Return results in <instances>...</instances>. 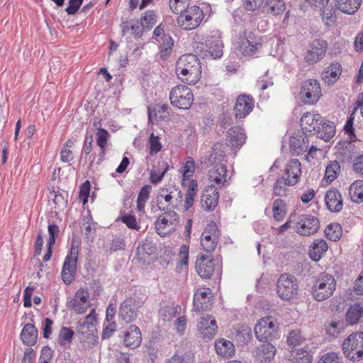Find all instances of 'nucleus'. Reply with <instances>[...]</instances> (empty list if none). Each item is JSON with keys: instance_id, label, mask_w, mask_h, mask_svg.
I'll use <instances>...</instances> for the list:
<instances>
[{"instance_id": "1", "label": "nucleus", "mask_w": 363, "mask_h": 363, "mask_svg": "<svg viewBox=\"0 0 363 363\" xmlns=\"http://www.w3.org/2000/svg\"><path fill=\"white\" fill-rule=\"evenodd\" d=\"M176 73L179 79L189 84H196L201 78V67L194 55H184L177 62Z\"/></svg>"}, {"instance_id": "20", "label": "nucleus", "mask_w": 363, "mask_h": 363, "mask_svg": "<svg viewBox=\"0 0 363 363\" xmlns=\"http://www.w3.org/2000/svg\"><path fill=\"white\" fill-rule=\"evenodd\" d=\"M254 107L253 99L248 95H240L236 101L234 112L237 119L245 118Z\"/></svg>"}, {"instance_id": "17", "label": "nucleus", "mask_w": 363, "mask_h": 363, "mask_svg": "<svg viewBox=\"0 0 363 363\" xmlns=\"http://www.w3.org/2000/svg\"><path fill=\"white\" fill-rule=\"evenodd\" d=\"M68 308L77 313L82 314L90 306L89 293L86 289H79L74 296L67 302Z\"/></svg>"}, {"instance_id": "43", "label": "nucleus", "mask_w": 363, "mask_h": 363, "mask_svg": "<svg viewBox=\"0 0 363 363\" xmlns=\"http://www.w3.org/2000/svg\"><path fill=\"white\" fill-rule=\"evenodd\" d=\"M152 190L150 185H145L142 187L137 199V208L140 212L145 211V203L150 197Z\"/></svg>"}, {"instance_id": "14", "label": "nucleus", "mask_w": 363, "mask_h": 363, "mask_svg": "<svg viewBox=\"0 0 363 363\" xmlns=\"http://www.w3.org/2000/svg\"><path fill=\"white\" fill-rule=\"evenodd\" d=\"M321 95L320 86L318 80L309 79L303 82L300 97L304 104H314Z\"/></svg>"}, {"instance_id": "44", "label": "nucleus", "mask_w": 363, "mask_h": 363, "mask_svg": "<svg viewBox=\"0 0 363 363\" xmlns=\"http://www.w3.org/2000/svg\"><path fill=\"white\" fill-rule=\"evenodd\" d=\"M274 218L276 220L280 221L283 220L286 213V203L280 199L274 200L272 206Z\"/></svg>"}, {"instance_id": "22", "label": "nucleus", "mask_w": 363, "mask_h": 363, "mask_svg": "<svg viewBox=\"0 0 363 363\" xmlns=\"http://www.w3.org/2000/svg\"><path fill=\"white\" fill-rule=\"evenodd\" d=\"M216 264L215 260L209 259L208 256L201 255L196 261L195 267L201 277L210 278L213 274Z\"/></svg>"}, {"instance_id": "28", "label": "nucleus", "mask_w": 363, "mask_h": 363, "mask_svg": "<svg viewBox=\"0 0 363 363\" xmlns=\"http://www.w3.org/2000/svg\"><path fill=\"white\" fill-rule=\"evenodd\" d=\"M255 357L260 362H267L274 359L276 354L275 347L270 342H265L257 347L255 351Z\"/></svg>"}, {"instance_id": "24", "label": "nucleus", "mask_w": 363, "mask_h": 363, "mask_svg": "<svg viewBox=\"0 0 363 363\" xmlns=\"http://www.w3.org/2000/svg\"><path fill=\"white\" fill-rule=\"evenodd\" d=\"M325 201L328 209L331 212L337 213L342 209L343 201L342 195L336 189H330L327 191L325 196Z\"/></svg>"}, {"instance_id": "25", "label": "nucleus", "mask_w": 363, "mask_h": 363, "mask_svg": "<svg viewBox=\"0 0 363 363\" xmlns=\"http://www.w3.org/2000/svg\"><path fill=\"white\" fill-rule=\"evenodd\" d=\"M123 339L125 346L131 349L139 347L142 341V335L139 328L135 325H130L123 332Z\"/></svg>"}, {"instance_id": "60", "label": "nucleus", "mask_w": 363, "mask_h": 363, "mask_svg": "<svg viewBox=\"0 0 363 363\" xmlns=\"http://www.w3.org/2000/svg\"><path fill=\"white\" fill-rule=\"evenodd\" d=\"M121 220L130 229H139L136 218L133 215H124L121 217Z\"/></svg>"}, {"instance_id": "32", "label": "nucleus", "mask_w": 363, "mask_h": 363, "mask_svg": "<svg viewBox=\"0 0 363 363\" xmlns=\"http://www.w3.org/2000/svg\"><path fill=\"white\" fill-rule=\"evenodd\" d=\"M317 136L325 141H329L335 133V126L334 123L323 118L321 124L318 127Z\"/></svg>"}, {"instance_id": "47", "label": "nucleus", "mask_w": 363, "mask_h": 363, "mask_svg": "<svg viewBox=\"0 0 363 363\" xmlns=\"http://www.w3.org/2000/svg\"><path fill=\"white\" fill-rule=\"evenodd\" d=\"M141 25L143 28L150 29L157 23V16L154 11H146L141 16Z\"/></svg>"}, {"instance_id": "38", "label": "nucleus", "mask_w": 363, "mask_h": 363, "mask_svg": "<svg viewBox=\"0 0 363 363\" xmlns=\"http://www.w3.org/2000/svg\"><path fill=\"white\" fill-rule=\"evenodd\" d=\"M327 242L324 240H317L309 250V255L313 261H319L328 250Z\"/></svg>"}, {"instance_id": "16", "label": "nucleus", "mask_w": 363, "mask_h": 363, "mask_svg": "<svg viewBox=\"0 0 363 363\" xmlns=\"http://www.w3.org/2000/svg\"><path fill=\"white\" fill-rule=\"evenodd\" d=\"M219 237V231L217 225L214 222L210 223L203 230L201 244L203 250L207 252L215 250Z\"/></svg>"}, {"instance_id": "10", "label": "nucleus", "mask_w": 363, "mask_h": 363, "mask_svg": "<svg viewBox=\"0 0 363 363\" xmlns=\"http://www.w3.org/2000/svg\"><path fill=\"white\" fill-rule=\"evenodd\" d=\"M177 18V23L185 30L198 27L203 19V11L197 6L187 7Z\"/></svg>"}, {"instance_id": "63", "label": "nucleus", "mask_w": 363, "mask_h": 363, "mask_svg": "<svg viewBox=\"0 0 363 363\" xmlns=\"http://www.w3.org/2000/svg\"><path fill=\"white\" fill-rule=\"evenodd\" d=\"M322 20L325 22L327 26H329V23H333L336 20V16L334 14L333 9H323Z\"/></svg>"}, {"instance_id": "58", "label": "nucleus", "mask_w": 363, "mask_h": 363, "mask_svg": "<svg viewBox=\"0 0 363 363\" xmlns=\"http://www.w3.org/2000/svg\"><path fill=\"white\" fill-rule=\"evenodd\" d=\"M353 171L359 176H363V154L354 157L352 162Z\"/></svg>"}, {"instance_id": "50", "label": "nucleus", "mask_w": 363, "mask_h": 363, "mask_svg": "<svg viewBox=\"0 0 363 363\" xmlns=\"http://www.w3.org/2000/svg\"><path fill=\"white\" fill-rule=\"evenodd\" d=\"M96 136V143L100 147L101 150V153L104 154L105 149L107 146V143L110 135L106 130L101 128H97Z\"/></svg>"}, {"instance_id": "54", "label": "nucleus", "mask_w": 363, "mask_h": 363, "mask_svg": "<svg viewBox=\"0 0 363 363\" xmlns=\"http://www.w3.org/2000/svg\"><path fill=\"white\" fill-rule=\"evenodd\" d=\"M344 328V323L340 321L333 320L330 323L327 328L328 335L336 337Z\"/></svg>"}, {"instance_id": "15", "label": "nucleus", "mask_w": 363, "mask_h": 363, "mask_svg": "<svg viewBox=\"0 0 363 363\" xmlns=\"http://www.w3.org/2000/svg\"><path fill=\"white\" fill-rule=\"evenodd\" d=\"M328 43L324 40L315 39L308 45L305 60L308 65H314L320 61L325 55Z\"/></svg>"}, {"instance_id": "13", "label": "nucleus", "mask_w": 363, "mask_h": 363, "mask_svg": "<svg viewBox=\"0 0 363 363\" xmlns=\"http://www.w3.org/2000/svg\"><path fill=\"white\" fill-rule=\"evenodd\" d=\"M239 50L244 55H252L261 47L260 40L250 30H244L238 38Z\"/></svg>"}, {"instance_id": "12", "label": "nucleus", "mask_w": 363, "mask_h": 363, "mask_svg": "<svg viewBox=\"0 0 363 363\" xmlns=\"http://www.w3.org/2000/svg\"><path fill=\"white\" fill-rule=\"evenodd\" d=\"M296 233L300 235L310 236L320 228L319 220L311 214H301L294 219Z\"/></svg>"}, {"instance_id": "19", "label": "nucleus", "mask_w": 363, "mask_h": 363, "mask_svg": "<svg viewBox=\"0 0 363 363\" xmlns=\"http://www.w3.org/2000/svg\"><path fill=\"white\" fill-rule=\"evenodd\" d=\"M197 328L200 337L206 340L213 338L218 330L216 320L210 315H203L201 318Z\"/></svg>"}, {"instance_id": "39", "label": "nucleus", "mask_w": 363, "mask_h": 363, "mask_svg": "<svg viewBox=\"0 0 363 363\" xmlns=\"http://www.w3.org/2000/svg\"><path fill=\"white\" fill-rule=\"evenodd\" d=\"M294 186V184H290L288 183L284 177L278 178L274 184L273 194L275 196H286L289 194L290 189L289 186Z\"/></svg>"}, {"instance_id": "26", "label": "nucleus", "mask_w": 363, "mask_h": 363, "mask_svg": "<svg viewBox=\"0 0 363 363\" xmlns=\"http://www.w3.org/2000/svg\"><path fill=\"white\" fill-rule=\"evenodd\" d=\"M323 117L318 113H306L301 118V125L308 132L317 131L318 127L321 124Z\"/></svg>"}, {"instance_id": "23", "label": "nucleus", "mask_w": 363, "mask_h": 363, "mask_svg": "<svg viewBox=\"0 0 363 363\" xmlns=\"http://www.w3.org/2000/svg\"><path fill=\"white\" fill-rule=\"evenodd\" d=\"M301 174V162L298 160L294 159L289 160L286 164L282 177L288 180L289 184L296 185L299 181Z\"/></svg>"}, {"instance_id": "9", "label": "nucleus", "mask_w": 363, "mask_h": 363, "mask_svg": "<svg viewBox=\"0 0 363 363\" xmlns=\"http://www.w3.org/2000/svg\"><path fill=\"white\" fill-rule=\"evenodd\" d=\"M278 328L277 320L274 318L266 316L257 322L255 326L254 331L257 340L267 342L274 337Z\"/></svg>"}, {"instance_id": "27", "label": "nucleus", "mask_w": 363, "mask_h": 363, "mask_svg": "<svg viewBox=\"0 0 363 363\" xmlns=\"http://www.w3.org/2000/svg\"><path fill=\"white\" fill-rule=\"evenodd\" d=\"M211 297L209 289L198 290L194 296V310L196 311L206 310L211 304Z\"/></svg>"}, {"instance_id": "6", "label": "nucleus", "mask_w": 363, "mask_h": 363, "mask_svg": "<svg viewBox=\"0 0 363 363\" xmlns=\"http://www.w3.org/2000/svg\"><path fill=\"white\" fill-rule=\"evenodd\" d=\"M342 350L347 358L360 360L363 357V332L350 334L343 342Z\"/></svg>"}, {"instance_id": "33", "label": "nucleus", "mask_w": 363, "mask_h": 363, "mask_svg": "<svg viewBox=\"0 0 363 363\" xmlns=\"http://www.w3.org/2000/svg\"><path fill=\"white\" fill-rule=\"evenodd\" d=\"M23 342L29 346L34 345L38 340V330L33 324H26L21 333Z\"/></svg>"}, {"instance_id": "41", "label": "nucleus", "mask_w": 363, "mask_h": 363, "mask_svg": "<svg viewBox=\"0 0 363 363\" xmlns=\"http://www.w3.org/2000/svg\"><path fill=\"white\" fill-rule=\"evenodd\" d=\"M349 194L353 202L362 203L363 201V180L354 182L349 188Z\"/></svg>"}, {"instance_id": "18", "label": "nucleus", "mask_w": 363, "mask_h": 363, "mask_svg": "<svg viewBox=\"0 0 363 363\" xmlns=\"http://www.w3.org/2000/svg\"><path fill=\"white\" fill-rule=\"evenodd\" d=\"M246 138L244 129L239 126L232 127L228 130L225 145L232 150L236 151L244 145Z\"/></svg>"}, {"instance_id": "52", "label": "nucleus", "mask_w": 363, "mask_h": 363, "mask_svg": "<svg viewBox=\"0 0 363 363\" xmlns=\"http://www.w3.org/2000/svg\"><path fill=\"white\" fill-rule=\"evenodd\" d=\"M312 356L306 350L297 352L293 359H289L286 363H311Z\"/></svg>"}, {"instance_id": "48", "label": "nucleus", "mask_w": 363, "mask_h": 363, "mask_svg": "<svg viewBox=\"0 0 363 363\" xmlns=\"http://www.w3.org/2000/svg\"><path fill=\"white\" fill-rule=\"evenodd\" d=\"M325 233L328 239L336 241L342 235V227L338 223H331L326 227Z\"/></svg>"}, {"instance_id": "8", "label": "nucleus", "mask_w": 363, "mask_h": 363, "mask_svg": "<svg viewBox=\"0 0 363 363\" xmlns=\"http://www.w3.org/2000/svg\"><path fill=\"white\" fill-rule=\"evenodd\" d=\"M179 222V215L174 211L169 210L157 218L155 225L157 233L161 236H165L176 230Z\"/></svg>"}, {"instance_id": "62", "label": "nucleus", "mask_w": 363, "mask_h": 363, "mask_svg": "<svg viewBox=\"0 0 363 363\" xmlns=\"http://www.w3.org/2000/svg\"><path fill=\"white\" fill-rule=\"evenodd\" d=\"M236 337L240 342L243 343L247 342L252 337L250 328L248 327L242 328V330L238 331Z\"/></svg>"}, {"instance_id": "4", "label": "nucleus", "mask_w": 363, "mask_h": 363, "mask_svg": "<svg viewBox=\"0 0 363 363\" xmlns=\"http://www.w3.org/2000/svg\"><path fill=\"white\" fill-rule=\"evenodd\" d=\"M298 281L296 277L289 274H282L277 282V293L283 301H291L298 294Z\"/></svg>"}, {"instance_id": "40", "label": "nucleus", "mask_w": 363, "mask_h": 363, "mask_svg": "<svg viewBox=\"0 0 363 363\" xmlns=\"http://www.w3.org/2000/svg\"><path fill=\"white\" fill-rule=\"evenodd\" d=\"M157 169H152L150 172V180L152 184H158L162 181L169 166L166 162L161 160L157 162Z\"/></svg>"}, {"instance_id": "46", "label": "nucleus", "mask_w": 363, "mask_h": 363, "mask_svg": "<svg viewBox=\"0 0 363 363\" xmlns=\"http://www.w3.org/2000/svg\"><path fill=\"white\" fill-rule=\"evenodd\" d=\"M340 172V165L337 161L330 162L325 169V178L328 182H333Z\"/></svg>"}, {"instance_id": "30", "label": "nucleus", "mask_w": 363, "mask_h": 363, "mask_svg": "<svg viewBox=\"0 0 363 363\" xmlns=\"http://www.w3.org/2000/svg\"><path fill=\"white\" fill-rule=\"evenodd\" d=\"M226 172L225 166L218 162L208 172L209 180L218 185H223L226 182Z\"/></svg>"}, {"instance_id": "2", "label": "nucleus", "mask_w": 363, "mask_h": 363, "mask_svg": "<svg viewBox=\"0 0 363 363\" xmlns=\"http://www.w3.org/2000/svg\"><path fill=\"white\" fill-rule=\"evenodd\" d=\"M337 283L330 274L321 273L315 279L311 288V295L317 301L327 300L334 294Z\"/></svg>"}, {"instance_id": "3", "label": "nucleus", "mask_w": 363, "mask_h": 363, "mask_svg": "<svg viewBox=\"0 0 363 363\" xmlns=\"http://www.w3.org/2000/svg\"><path fill=\"white\" fill-rule=\"evenodd\" d=\"M95 309H91L84 322L78 326L79 339L84 350L91 349L97 343Z\"/></svg>"}, {"instance_id": "53", "label": "nucleus", "mask_w": 363, "mask_h": 363, "mask_svg": "<svg viewBox=\"0 0 363 363\" xmlns=\"http://www.w3.org/2000/svg\"><path fill=\"white\" fill-rule=\"evenodd\" d=\"M318 363H343V359L340 353L328 352L320 357Z\"/></svg>"}, {"instance_id": "5", "label": "nucleus", "mask_w": 363, "mask_h": 363, "mask_svg": "<svg viewBox=\"0 0 363 363\" xmlns=\"http://www.w3.org/2000/svg\"><path fill=\"white\" fill-rule=\"evenodd\" d=\"M146 301L145 296L135 295L125 298L121 304L119 318L126 323L134 321L138 315L139 309L144 305Z\"/></svg>"}, {"instance_id": "37", "label": "nucleus", "mask_w": 363, "mask_h": 363, "mask_svg": "<svg viewBox=\"0 0 363 363\" xmlns=\"http://www.w3.org/2000/svg\"><path fill=\"white\" fill-rule=\"evenodd\" d=\"M207 52L213 59L220 58L223 55V43L218 38L211 37L206 40Z\"/></svg>"}, {"instance_id": "55", "label": "nucleus", "mask_w": 363, "mask_h": 363, "mask_svg": "<svg viewBox=\"0 0 363 363\" xmlns=\"http://www.w3.org/2000/svg\"><path fill=\"white\" fill-rule=\"evenodd\" d=\"M353 123H354V116L353 113L350 114V116L347 119L345 126L344 130L345 133L349 135V140L350 142H354L357 140V137L354 133L353 128Z\"/></svg>"}, {"instance_id": "36", "label": "nucleus", "mask_w": 363, "mask_h": 363, "mask_svg": "<svg viewBox=\"0 0 363 363\" xmlns=\"http://www.w3.org/2000/svg\"><path fill=\"white\" fill-rule=\"evenodd\" d=\"M362 0H335V6L342 13L354 14L359 8Z\"/></svg>"}, {"instance_id": "51", "label": "nucleus", "mask_w": 363, "mask_h": 363, "mask_svg": "<svg viewBox=\"0 0 363 363\" xmlns=\"http://www.w3.org/2000/svg\"><path fill=\"white\" fill-rule=\"evenodd\" d=\"M195 171V162L192 157H189L183 167L182 184L185 185L186 180L191 177Z\"/></svg>"}, {"instance_id": "7", "label": "nucleus", "mask_w": 363, "mask_h": 363, "mask_svg": "<svg viewBox=\"0 0 363 363\" xmlns=\"http://www.w3.org/2000/svg\"><path fill=\"white\" fill-rule=\"evenodd\" d=\"M169 99L174 106L182 109H188L193 104L194 95L188 86L178 85L172 89L169 93Z\"/></svg>"}, {"instance_id": "64", "label": "nucleus", "mask_w": 363, "mask_h": 363, "mask_svg": "<svg viewBox=\"0 0 363 363\" xmlns=\"http://www.w3.org/2000/svg\"><path fill=\"white\" fill-rule=\"evenodd\" d=\"M83 0H69V5L66 9V11L69 15L74 14L81 6Z\"/></svg>"}, {"instance_id": "35", "label": "nucleus", "mask_w": 363, "mask_h": 363, "mask_svg": "<svg viewBox=\"0 0 363 363\" xmlns=\"http://www.w3.org/2000/svg\"><path fill=\"white\" fill-rule=\"evenodd\" d=\"M363 316V303H356L350 306L346 314L345 320L351 325L357 324Z\"/></svg>"}, {"instance_id": "11", "label": "nucleus", "mask_w": 363, "mask_h": 363, "mask_svg": "<svg viewBox=\"0 0 363 363\" xmlns=\"http://www.w3.org/2000/svg\"><path fill=\"white\" fill-rule=\"evenodd\" d=\"M78 255L79 245L72 240L69 254L67 255L65 258L62 270V279L66 284H70L74 279L76 273Z\"/></svg>"}, {"instance_id": "61", "label": "nucleus", "mask_w": 363, "mask_h": 363, "mask_svg": "<svg viewBox=\"0 0 363 363\" xmlns=\"http://www.w3.org/2000/svg\"><path fill=\"white\" fill-rule=\"evenodd\" d=\"M49 239L48 245L52 246L55 242V238L57 237L59 233V227L55 224H50L48 225Z\"/></svg>"}, {"instance_id": "56", "label": "nucleus", "mask_w": 363, "mask_h": 363, "mask_svg": "<svg viewBox=\"0 0 363 363\" xmlns=\"http://www.w3.org/2000/svg\"><path fill=\"white\" fill-rule=\"evenodd\" d=\"M150 145V155H153L157 154L162 148L158 136H155L153 133L150 135L149 138Z\"/></svg>"}, {"instance_id": "45", "label": "nucleus", "mask_w": 363, "mask_h": 363, "mask_svg": "<svg viewBox=\"0 0 363 363\" xmlns=\"http://www.w3.org/2000/svg\"><path fill=\"white\" fill-rule=\"evenodd\" d=\"M225 147L222 143H216L212 147V152L209 156V161L222 162L225 157Z\"/></svg>"}, {"instance_id": "57", "label": "nucleus", "mask_w": 363, "mask_h": 363, "mask_svg": "<svg viewBox=\"0 0 363 363\" xmlns=\"http://www.w3.org/2000/svg\"><path fill=\"white\" fill-rule=\"evenodd\" d=\"M74 333L72 330L69 328L63 327L60 332L59 337L62 344L71 342L73 337Z\"/></svg>"}, {"instance_id": "21", "label": "nucleus", "mask_w": 363, "mask_h": 363, "mask_svg": "<svg viewBox=\"0 0 363 363\" xmlns=\"http://www.w3.org/2000/svg\"><path fill=\"white\" fill-rule=\"evenodd\" d=\"M219 193L218 189L211 184L206 187L201 195V203L206 211L213 210L218 204Z\"/></svg>"}, {"instance_id": "59", "label": "nucleus", "mask_w": 363, "mask_h": 363, "mask_svg": "<svg viewBox=\"0 0 363 363\" xmlns=\"http://www.w3.org/2000/svg\"><path fill=\"white\" fill-rule=\"evenodd\" d=\"M169 6L171 9L176 13H182L187 7H189L188 4L184 3L182 0H170Z\"/></svg>"}, {"instance_id": "42", "label": "nucleus", "mask_w": 363, "mask_h": 363, "mask_svg": "<svg viewBox=\"0 0 363 363\" xmlns=\"http://www.w3.org/2000/svg\"><path fill=\"white\" fill-rule=\"evenodd\" d=\"M264 8L267 13L276 16L282 13L286 6L284 0H266Z\"/></svg>"}, {"instance_id": "29", "label": "nucleus", "mask_w": 363, "mask_h": 363, "mask_svg": "<svg viewBox=\"0 0 363 363\" xmlns=\"http://www.w3.org/2000/svg\"><path fill=\"white\" fill-rule=\"evenodd\" d=\"M342 72L341 65L332 63L325 67L322 73V79L328 85L333 84L339 78Z\"/></svg>"}, {"instance_id": "49", "label": "nucleus", "mask_w": 363, "mask_h": 363, "mask_svg": "<svg viewBox=\"0 0 363 363\" xmlns=\"http://www.w3.org/2000/svg\"><path fill=\"white\" fill-rule=\"evenodd\" d=\"M305 341V337L298 330L291 331L287 337V343L291 347H295L302 345Z\"/></svg>"}, {"instance_id": "34", "label": "nucleus", "mask_w": 363, "mask_h": 363, "mask_svg": "<svg viewBox=\"0 0 363 363\" xmlns=\"http://www.w3.org/2000/svg\"><path fill=\"white\" fill-rule=\"evenodd\" d=\"M215 349L219 356L231 357L235 354L234 345L229 340L220 338L215 342Z\"/></svg>"}, {"instance_id": "31", "label": "nucleus", "mask_w": 363, "mask_h": 363, "mask_svg": "<svg viewBox=\"0 0 363 363\" xmlns=\"http://www.w3.org/2000/svg\"><path fill=\"white\" fill-rule=\"evenodd\" d=\"M290 145L294 152L298 155L308 150L309 140L305 133H299L292 138Z\"/></svg>"}]
</instances>
